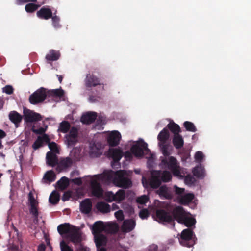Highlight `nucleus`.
Here are the masks:
<instances>
[{
  "label": "nucleus",
  "mask_w": 251,
  "mask_h": 251,
  "mask_svg": "<svg viewBox=\"0 0 251 251\" xmlns=\"http://www.w3.org/2000/svg\"><path fill=\"white\" fill-rule=\"evenodd\" d=\"M48 143V146L49 149L53 152H58V149L57 148V145L56 143H55L54 142H50L49 141Z\"/></svg>",
  "instance_id": "nucleus-55"
},
{
  "label": "nucleus",
  "mask_w": 251,
  "mask_h": 251,
  "mask_svg": "<svg viewBox=\"0 0 251 251\" xmlns=\"http://www.w3.org/2000/svg\"><path fill=\"white\" fill-rule=\"evenodd\" d=\"M28 201L29 206L38 205V202L35 200L32 192L28 194Z\"/></svg>",
  "instance_id": "nucleus-53"
},
{
  "label": "nucleus",
  "mask_w": 251,
  "mask_h": 251,
  "mask_svg": "<svg viewBox=\"0 0 251 251\" xmlns=\"http://www.w3.org/2000/svg\"><path fill=\"white\" fill-rule=\"evenodd\" d=\"M136 225L135 222L132 219L125 220L122 225L123 229L126 232H130L133 230Z\"/></svg>",
  "instance_id": "nucleus-29"
},
{
  "label": "nucleus",
  "mask_w": 251,
  "mask_h": 251,
  "mask_svg": "<svg viewBox=\"0 0 251 251\" xmlns=\"http://www.w3.org/2000/svg\"><path fill=\"white\" fill-rule=\"evenodd\" d=\"M46 161L47 164L51 167H54L58 164L57 155L51 151H49L47 153Z\"/></svg>",
  "instance_id": "nucleus-22"
},
{
  "label": "nucleus",
  "mask_w": 251,
  "mask_h": 251,
  "mask_svg": "<svg viewBox=\"0 0 251 251\" xmlns=\"http://www.w3.org/2000/svg\"><path fill=\"white\" fill-rule=\"evenodd\" d=\"M78 129L75 127H72L68 135H66L67 140L69 145H74L76 143V138L78 136Z\"/></svg>",
  "instance_id": "nucleus-18"
},
{
  "label": "nucleus",
  "mask_w": 251,
  "mask_h": 251,
  "mask_svg": "<svg viewBox=\"0 0 251 251\" xmlns=\"http://www.w3.org/2000/svg\"><path fill=\"white\" fill-rule=\"evenodd\" d=\"M130 151L136 157L143 156L144 151H150L148 148V144L144 141L133 145L130 149Z\"/></svg>",
  "instance_id": "nucleus-6"
},
{
  "label": "nucleus",
  "mask_w": 251,
  "mask_h": 251,
  "mask_svg": "<svg viewBox=\"0 0 251 251\" xmlns=\"http://www.w3.org/2000/svg\"><path fill=\"white\" fill-rule=\"evenodd\" d=\"M183 126L187 131L192 132H195L197 131V128L192 122L185 121L183 124Z\"/></svg>",
  "instance_id": "nucleus-44"
},
{
  "label": "nucleus",
  "mask_w": 251,
  "mask_h": 251,
  "mask_svg": "<svg viewBox=\"0 0 251 251\" xmlns=\"http://www.w3.org/2000/svg\"><path fill=\"white\" fill-rule=\"evenodd\" d=\"M73 161L72 159L69 157H67L60 161L56 169L59 172H60L62 169H66L71 167Z\"/></svg>",
  "instance_id": "nucleus-23"
},
{
  "label": "nucleus",
  "mask_w": 251,
  "mask_h": 251,
  "mask_svg": "<svg viewBox=\"0 0 251 251\" xmlns=\"http://www.w3.org/2000/svg\"><path fill=\"white\" fill-rule=\"evenodd\" d=\"M104 199L108 202L115 201V195L111 191H108L104 194Z\"/></svg>",
  "instance_id": "nucleus-47"
},
{
  "label": "nucleus",
  "mask_w": 251,
  "mask_h": 251,
  "mask_svg": "<svg viewBox=\"0 0 251 251\" xmlns=\"http://www.w3.org/2000/svg\"><path fill=\"white\" fill-rule=\"evenodd\" d=\"M77 251H90L89 248L80 244L77 249Z\"/></svg>",
  "instance_id": "nucleus-64"
},
{
  "label": "nucleus",
  "mask_w": 251,
  "mask_h": 251,
  "mask_svg": "<svg viewBox=\"0 0 251 251\" xmlns=\"http://www.w3.org/2000/svg\"><path fill=\"white\" fill-rule=\"evenodd\" d=\"M105 230L103 223L99 221L94 223L92 228V232L93 235L102 234L101 232Z\"/></svg>",
  "instance_id": "nucleus-25"
},
{
  "label": "nucleus",
  "mask_w": 251,
  "mask_h": 251,
  "mask_svg": "<svg viewBox=\"0 0 251 251\" xmlns=\"http://www.w3.org/2000/svg\"><path fill=\"white\" fill-rule=\"evenodd\" d=\"M32 131L34 133L37 134H43L45 133V130L43 127H40L37 129H32Z\"/></svg>",
  "instance_id": "nucleus-63"
},
{
  "label": "nucleus",
  "mask_w": 251,
  "mask_h": 251,
  "mask_svg": "<svg viewBox=\"0 0 251 251\" xmlns=\"http://www.w3.org/2000/svg\"><path fill=\"white\" fill-rule=\"evenodd\" d=\"M70 128V124L68 121H64L60 124L59 130L60 132L66 133L69 130Z\"/></svg>",
  "instance_id": "nucleus-42"
},
{
  "label": "nucleus",
  "mask_w": 251,
  "mask_h": 251,
  "mask_svg": "<svg viewBox=\"0 0 251 251\" xmlns=\"http://www.w3.org/2000/svg\"><path fill=\"white\" fill-rule=\"evenodd\" d=\"M194 198V195L192 193H188L180 196L179 202L182 204H187L191 202Z\"/></svg>",
  "instance_id": "nucleus-33"
},
{
  "label": "nucleus",
  "mask_w": 251,
  "mask_h": 251,
  "mask_svg": "<svg viewBox=\"0 0 251 251\" xmlns=\"http://www.w3.org/2000/svg\"><path fill=\"white\" fill-rule=\"evenodd\" d=\"M184 181L186 184L191 185L194 184L196 180L193 176L188 175L185 177Z\"/></svg>",
  "instance_id": "nucleus-52"
},
{
  "label": "nucleus",
  "mask_w": 251,
  "mask_h": 251,
  "mask_svg": "<svg viewBox=\"0 0 251 251\" xmlns=\"http://www.w3.org/2000/svg\"><path fill=\"white\" fill-rule=\"evenodd\" d=\"M39 6L35 3H28L25 6V10L27 12L32 13L36 11Z\"/></svg>",
  "instance_id": "nucleus-46"
},
{
  "label": "nucleus",
  "mask_w": 251,
  "mask_h": 251,
  "mask_svg": "<svg viewBox=\"0 0 251 251\" xmlns=\"http://www.w3.org/2000/svg\"><path fill=\"white\" fill-rule=\"evenodd\" d=\"M114 215L115 217L118 221H122L124 219L123 212L121 210H119L118 211L116 212Z\"/></svg>",
  "instance_id": "nucleus-59"
},
{
  "label": "nucleus",
  "mask_w": 251,
  "mask_h": 251,
  "mask_svg": "<svg viewBox=\"0 0 251 251\" xmlns=\"http://www.w3.org/2000/svg\"><path fill=\"white\" fill-rule=\"evenodd\" d=\"M120 138V133L117 131H113L109 135L107 142L110 146L115 147L119 144Z\"/></svg>",
  "instance_id": "nucleus-13"
},
{
  "label": "nucleus",
  "mask_w": 251,
  "mask_h": 251,
  "mask_svg": "<svg viewBox=\"0 0 251 251\" xmlns=\"http://www.w3.org/2000/svg\"><path fill=\"white\" fill-rule=\"evenodd\" d=\"M9 118L10 120L15 125L16 127L18 126L22 119V116L15 111L10 112Z\"/></svg>",
  "instance_id": "nucleus-28"
},
{
  "label": "nucleus",
  "mask_w": 251,
  "mask_h": 251,
  "mask_svg": "<svg viewBox=\"0 0 251 251\" xmlns=\"http://www.w3.org/2000/svg\"><path fill=\"white\" fill-rule=\"evenodd\" d=\"M157 194L161 197L166 199L171 200L173 198L171 189L165 185L161 186L157 191Z\"/></svg>",
  "instance_id": "nucleus-20"
},
{
  "label": "nucleus",
  "mask_w": 251,
  "mask_h": 251,
  "mask_svg": "<svg viewBox=\"0 0 251 251\" xmlns=\"http://www.w3.org/2000/svg\"><path fill=\"white\" fill-rule=\"evenodd\" d=\"M69 185V179L63 176L56 182L57 187L60 190H64L67 188Z\"/></svg>",
  "instance_id": "nucleus-32"
},
{
  "label": "nucleus",
  "mask_w": 251,
  "mask_h": 251,
  "mask_svg": "<svg viewBox=\"0 0 251 251\" xmlns=\"http://www.w3.org/2000/svg\"><path fill=\"white\" fill-rule=\"evenodd\" d=\"M71 182L78 186L81 185L83 183L82 179L80 177L72 179H71Z\"/></svg>",
  "instance_id": "nucleus-62"
},
{
  "label": "nucleus",
  "mask_w": 251,
  "mask_h": 251,
  "mask_svg": "<svg viewBox=\"0 0 251 251\" xmlns=\"http://www.w3.org/2000/svg\"><path fill=\"white\" fill-rule=\"evenodd\" d=\"M114 184L119 187L128 188L132 186L131 180L126 177V172L124 170H118L116 172Z\"/></svg>",
  "instance_id": "nucleus-4"
},
{
  "label": "nucleus",
  "mask_w": 251,
  "mask_h": 251,
  "mask_svg": "<svg viewBox=\"0 0 251 251\" xmlns=\"http://www.w3.org/2000/svg\"><path fill=\"white\" fill-rule=\"evenodd\" d=\"M116 172L112 170L104 172L102 174L96 175L94 177L98 180H100L104 182H109L111 181L114 183V178L116 176Z\"/></svg>",
  "instance_id": "nucleus-10"
},
{
  "label": "nucleus",
  "mask_w": 251,
  "mask_h": 251,
  "mask_svg": "<svg viewBox=\"0 0 251 251\" xmlns=\"http://www.w3.org/2000/svg\"><path fill=\"white\" fill-rule=\"evenodd\" d=\"M50 95L59 98L62 97L64 95V92L62 89H53L49 92Z\"/></svg>",
  "instance_id": "nucleus-45"
},
{
  "label": "nucleus",
  "mask_w": 251,
  "mask_h": 251,
  "mask_svg": "<svg viewBox=\"0 0 251 251\" xmlns=\"http://www.w3.org/2000/svg\"><path fill=\"white\" fill-rule=\"evenodd\" d=\"M72 226L69 223L62 224L58 226L57 231L60 235L69 234L73 229Z\"/></svg>",
  "instance_id": "nucleus-26"
},
{
  "label": "nucleus",
  "mask_w": 251,
  "mask_h": 251,
  "mask_svg": "<svg viewBox=\"0 0 251 251\" xmlns=\"http://www.w3.org/2000/svg\"><path fill=\"white\" fill-rule=\"evenodd\" d=\"M107 228L110 232L115 233L118 230L119 227L117 224L111 223L107 224Z\"/></svg>",
  "instance_id": "nucleus-50"
},
{
  "label": "nucleus",
  "mask_w": 251,
  "mask_h": 251,
  "mask_svg": "<svg viewBox=\"0 0 251 251\" xmlns=\"http://www.w3.org/2000/svg\"><path fill=\"white\" fill-rule=\"evenodd\" d=\"M172 143L176 149H179L184 145L183 139L180 134L174 135Z\"/></svg>",
  "instance_id": "nucleus-30"
},
{
  "label": "nucleus",
  "mask_w": 251,
  "mask_h": 251,
  "mask_svg": "<svg viewBox=\"0 0 251 251\" xmlns=\"http://www.w3.org/2000/svg\"><path fill=\"white\" fill-rule=\"evenodd\" d=\"M158 171L160 172L161 174L160 179L161 181H163L164 182H168L171 180L172 176L170 172L168 171Z\"/></svg>",
  "instance_id": "nucleus-38"
},
{
  "label": "nucleus",
  "mask_w": 251,
  "mask_h": 251,
  "mask_svg": "<svg viewBox=\"0 0 251 251\" xmlns=\"http://www.w3.org/2000/svg\"><path fill=\"white\" fill-rule=\"evenodd\" d=\"M92 203L90 199H85L80 203V210L82 213L89 214L92 210Z\"/></svg>",
  "instance_id": "nucleus-15"
},
{
  "label": "nucleus",
  "mask_w": 251,
  "mask_h": 251,
  "mask_svg": "<svg viewBox=\"0 0 251 251\" xmlns=\"http://www.w3.org/2000/svg\"><path fill=\"white\" fill-rule=\"evenodd\" d=\"M3 92L8 95L12 94L13 93V88L10 85H6L3 88Z\"/></svg>",
  "instance_id": "nucleus-61"
},
{
  "label": "nucleus",
  "mask_w": 251,
  "mask_h": 251,
  "mask_svg": "<svg viewBox=\"0 0 251 251\" xmlns=\"http://www.w3.org/2000/svg\"><path fill=\"white\" fill-rule=\"evenodd\" d=\"M72 197V192L70 191H67L64 193L62 197V200L63 201H68Z\"/></svg>",
  "instance_id": "nucleus-58"
},
{
  "label": "nucleus",
  "mask_w": 251,
  "mask_h": 251,
  "mask_svg": "<svg viewBox=\"0 0 251 251\" xmlns=\"http://www.w3.org/2000/svg\"><path fill=\"white\" fill-rule=\"evenodd\" d=\"M59 194L57 192L53 191L50 195L49 201L51 204H56L59 202Z\"/></svg>",
  "instance_id": "nucleus-40"
},
{
  "label": "nucleus",
  "mask_w": 251,
  "mask_h": 251,
  "mask_svg": "<svg viewBox=\"0 0 251 251\" xmlns=\"http://www.w3.org/2000/svg\"><path fill=\"white\" fill-rule=\"evenodd\" d=\"M193 173L197 178H203L204 177L205 171L204 168L201 166H197L193 170Z\"/></svg>",
  "instance_id": "nucleus-37"
},
{
  "label": "nucleus",
  "mask_w": 251,
  "mask_h": 251,
  "mask_svg": "<svg viewBox=\"0 0 251 251\" xmlns=\"http://www.w3.org/2000/svg\"><path fill=\"white\" fill-rule=\"evenodd\" d=\"M148 201L149 198L148 196L145 195L138 197L136 200L137 202L141 204H145Z\"/></svg>",
  "instance_id": "nucleus-56"
},
{
  "label": "nucleus",
  "mask_w": 251,
  "mask_h": 251,
  "mask_svg": "<svg viewBox=\"0 0 251 251\" xmlns=\"http://www.w3.org/2000/svg\"><path fill=\"white\" fill-rule=\"evenodd\" d=\"M100 91H101L100 89L99 90L97 95H91L89 96V100L91 102H96L101 100V97L100 95Z\"/></svg>",
  "instance_id": "nucleus-49"
},
{
  "label": "nucleus",
  "mask_w": 251,
  "mask_h": 251,
  "mask_svg": "<svg viewBox=\"0 0 251 251\" xmlns=\"http://www.w3.org/2000/svg\"><path fill=\"white\" fill-rule=\"evenodd\" d=\"M38 205L29 206V213L33 217V222L37 224L39 222V211L38 209Z\"/></svg>",
  "instance_id": "nucleus-35"
},
{
  "label": "nucleus",
  "mask_w": 251,
  "mask_h": 251,
  "mask_svg": "<svg viewBox=\"0 0 251 251\" xmlns=\"http://www.w3.org/2000/svg\"><path fill=\"white\" fill-rule=\"evenodd\" d=\"M196 239L194 232L190 228L183 230L179 238L180 244L187 247H191L195 244Z\"/></svg>",
  "instance_id": "nucleus-3"
},
{
  "label": "nucleus",
  "mask_w": 251,
  "mask_h": 251,
  "mask_svg": "<svg viewBox=\"0 0 251 251\" xmlns=\"http://www.w3.org/2000/svg\"><path fill=\"white\" fill-rule=\"evenodd\" d=\"M55 178L56 176L54 172L52 170H50L45 173L43 177V179L50 183L54 181Z\"/></svg>",
  "instance_id": "nucleus-39"
},
{
  "label": "nucleus",
  "mask_w": 251,
  "mask_h": 251,
  "mask_svg": "<svg viewBox=\"0 0 251 251\" xmlns=\"http://www.w3.org/2000/svg\"><path fill=\"white\" fill-rule=\"evenodd\" d=\"M49 138L47 134H44L42 137L38 136L36 141L32 145V148L36 150L43 146V143L49 142Z\"/></svg>",
  "instance_id": "nucleus-24"
},
{
  "label": "nucleus",
  "mask_w": 251,
  "mask_h": 251,
  "mask_svg": "<svg viewBox=\"0 0 251 251\" xmlns=\"http://www.w3.org/2000/svg\"><path fill=\"white\" fill-rule=\"evenodd\" d=\"M85 84L87 87H96L99 85L100 90H104V86H101L103 84L100 82V79L93 74H87L85 79Z\"/></svg>",
  "instance_id": "nucleus-8"
},
{
  "label": "nucleus",
  "mask_w": 251,
  "mask_h": 251,
  "mask_svg": "<svg viewBox=\"0 0 251 251\" xmlns=\"http://www.w3.org/2000/svg\"><path fill=\"white\" fill-rule=\"evenodd\" d=\"M60 56V53L59 51L54 50H50L46 55L45 58L49 63L50 61H54L57 60Z\"/></svg>",
  "instance_id": "nucleus-27"
},
{
  "label": "nucleus",
  "mask_w": 251,
  "mask_h": 251,
  "mask_svg": "<svg viewBox=\"0 0 251 251\" xmlns=\"http://www.w3.org/2000/svg\"><path fill=\"white\" fill-rule=\"evenodd\" d=\"M169 137V133L167 129L164 128L159 133L157 139L159 141V143L165 144Z\"/></svg>",
  "instance_id": "nucleus-36"
},
{
  "label": "nucleus",
  "mask_w": 251,
  "mask_h": 251,
  "mask_svg": "<svg viewBox=\"0 0 251 251\" xmlns=\"http://www.w3.org/2000/svg\"><path fill=\"white\" fill-rule=\"evenodd\" d=\"M196 222V220L194 218L189 217L187 215H186L181 224H184L188 227H191L195 224Z\"/></svg>",
  "instance_id": "nucleus-41"
},
{
  "label": "nucleus",
  "mask_w": 251,
  "mask_h": 251,
  "mask_svg": "<svg viewBox=\"0 0 251 251\" xmlns=\"http://www.w3.org/2000/svg\"><path fill=\"white\" fill-rule=\"evenodd\" d=\"M60 247L61 251H73V249L69 247L63 240L60 242Z\"/></svg>",
  "instance_id": "nucleus-54"
},
{
  "label": "nucleus",
  "mask_w": 251,
  "mask_h": 251,
  "mask_svg": "<svg viewBox=\"0 0 251 251\" xmlns=\"http://www.w3.org/2000/svg\"><path fill=\"white\" fill-rule=\"evenodd\" d=\"M47 96L46 89L41 87L30 96L29 101L32 104H37L44 101Z\"/></svg>",
  "instance_id": "nucleus-5"
},
{
  "label": "nucleus",
  "mask_w": 251,
  "mask_h": 251,
  "mask_svg": "<svg viewBox=\"0 0 251 251\" xmlns=\"http://www.w3.org/2000/svg\"><path fill=\"white\" fill-rule=\"evenodd\" d=\"M151 177L147 179L145 177L142 178V184L146 188L151 187L152 189L158 188L161 183L160 179V173L157 170H153L151 172Z\"/></svg>",
  "instance_id": "nucleus-2"
},
{
  "label": "nucleus",
  "mask_w": 251,
  "mask_h": 251,
  "mask_svg": "<svg viewBox=\"0 0 251 251\" xmlns=\"http://www.w3.org/2000/svg\"><path fill=\"white\" fill-rule=\"evenodd\" d=\"M161 164L164 168L170 170L175 176H179L181 172L179 164L176 159L173 156L163 158L161 159Z\"/></svg>",
  "instance_id": "nucleus-1"
},
{
  "label": "nucleus",
  "mask_w": 251,
  "mask_h": 251,
  "mask_svg": "<svg viewBox=\"0 0 251 251\" xmlns=\"http://www.w3.org/2000/svg\"><path fill=\"white\" fill-rule=\"evenodd\" d=\"M72 227L73 229L72 230V231L69 234L68 236V238L74 244L80 243L81 242V234L75 226H72Z\"/></svg>",
  "instance_id": "nucleus-14"
},
{
  "label": "nucleus",
  "mask_w": 251,
  "mask_h": 251,
  "mask_svg": "<svg viewBox=\"0 0 251 251\" xmlns=\"http://www.w3.org/2000/svg\"><path fill=\"white\" fill-rule=\"evenodd\" d=\"M149 212L148 209H143L140 210L139 215L142 219H147L149 216Z\"/></svg>",
  "instance_id": "nucleus-57"
},
{
  "label": "nucleus",
  "mask_w": 251,
  "mask_h": 251,
  "mask_svg": "<svg viewBox=\"0 0 251 251\" xmlns=\"http://www.w3.org/2000/svg\"><path fill=\"white\" fill-rule=\"evenodd\" d=\"M167 127L174 134V135L179 134V133L181 132V129L179 126L178 124H176L173 121L170 122L167 125Z\"/></svg>",
  "instance_id": "nucleus-34"
},
{
  "label": "nucleus",
  "mask_w": 251,
  "mask_h": 251,
  "mask_svg": "<svg viewBox=\"0 0 251 251\" xmlns=\"http://www.w3.org/2000/svg\"><path fill=\"white\" fill-rule=\"evenodd\" d=\"M157 220L160 223L173 222V218L170 213L162 209H157L156 211Z\"/></svg>",
  "instance_id": "nucleus-7"
},
{
  "label": "nucleus",
  "mask_w": 251,
  "mask_h": 251,
  "mask_svg": "<svg viewBox=\"0 0 251 251\" xmlns=\"http://www.w3.org/2000/svg\"><path fill=\"white\" fill-rule=\"evenodd\" d=\"M172 216L173 218V221L176 220L179 223H181L187 213L184 210V208L180 206H176L174 208L171 212Z\"/></svg>",
  "instance_id": "nucleus-9"
},
{
  "label": "nucleus",
  "mask_w": 251,
  "mask_h": 251,
  "mask_svg": "<svg viewBox=\"0 0 251 251\" xmlns=\"http://www.w3.org/2000/svg\"><path fill=\"white\" fill-rule=\"evenodd\" d=\"M115 195V201L120 203L123 200H124L125 198L126 194L125 190L123 189H120L118 190L116 194Z\"/></svg>",
  "instance_id": "nucleus-43"
},
{
  "label": "nucleus",
  "mask_w": 251,
  "mask_h": 251,
  "mask_svg": "<svg viewBox=\"0 0 251 251\" xmlns=\"http://www.w3.org/2000/svg\"><path fill=\"white\" fill-rule=\"evenodd\" d=\"M97 116L96 112H89L83 114L81 117V122L83 124H90L93 123Z\"/></svg>",
  "instance_id": "nucleus-19"
},
{
  "label": "nucleus",
  "mask_w": 251,
  "mask_h": 251,
  "mask_svg": "<svg viewBox=\"0 0 251 251\" xmlns=\"http://www.w3.org/2000/svg\"><path fill=\"white\" fill-rule=\"evenodd\" d=\"M36 14L41 19L48 20L52 17V12L50 9L44 6L37 12Z\"/></svg>",
  "instance_id": "nucleus-16"
},
{
  "label": "nucleus",
  "mask_w": 251,
  "mask_h": 251,
  "mask_svg": "<svg viewBox=\"0 0 251 251\" xmlns=\"http://www.w3.org/2000/svg\"><path fill=\"white\" fill-rule=\"evenodd\" d=\"M96 207L98 211L102 213H107L111 210L110 206L104 201L98 202Z\"/></svg>",
  "instance_id": "nucleus-31"
},
{
  "label": "nucleus",
  "mask_w": 251,
  "mask_h": 251,
  "mask_svg": "<svg viewBox=\"0 0 251 251\" xmlns=\"http://www.w3.org/2000/svg\"><path fill=\"white\" fill-rule=\"evenodd\" d=\"M203 158V154L201 151H197L195 155V160L198 162H201Z\"/></svg>",
  "instance_id": "nucleus-60"
},
{
  "label": "nucleus",
  "mask_w": 251,
  "mask_h": 251,
  "mask_svg": "<svg viewBox=\"0 0 251 251\" xmlns=\"http://www.w3.org/2000/svg\"><path fill=\"white\" fill-rule=\"evenodd\" d=\"M108 153L109 156L113 159V162L117 163L120 161L123 156L122 150L118 149H109Z\"/></svg>",
  "instance_id": "nucleus-21"
},
{
  "label": "nucleus",
  "mask_w": 251,
  "mask_h": 251,
  "mask_svg": "<svg viewBox=\"0 0 251 251\" xmlns=\"http://www.w3.org/2000/svg\"><path fill=\"white\" fill-rule=\"evenodd\" d=\"M159 146L161 149L162 152L165 156H168L170 155V152L168 151L169 146L167 144L159 143Z\"/></svg>",
  "instance_id": "nucleus-51"
},
{
  "label": "nucleus",
  "mask_w": 251,
  "mask_h": 251,
  "mask_svg": "<svg viewBox=\"0 0 251 251\" xmlns=\"http://www.w3.org/2000/svg\"><path fill=\"white\" fill-rule=\"evenodd\" d=\"M98 179H93L90 183L92 195L98 198L101 197L103 196V191L98 182Z\"/></svg>",
  "instance_id": "nucleus-11"
},
{
  "label": "nucleus",
  "mask_w": 251,
  "mask_h": 251,
  "mask_svg": "<svg viewBox=\"0 0 251 251\" xmlns=\"http://www.w3.org/2000/svg\"><path fill=\"white\" fill-rule=\"evenodd\" d=\"M94 241L97 249H100L106 245L107 239L103 234H99L94 235Z\"/></svg>",
  "instance_id": "nucleus-17"
},
{
  "label": "nucleus",
  "mask_w": 251,
  "mask_h": 251,
  "mask_svg": "<svg viewBox=\"0 0 251 251\" xmlns=\"http://www.w3.org/2000/svg\"><path fill=\"white\" fill-rule=\"evenodd\" d=\"M52 22V25L55 28H59L61 27V25L59 24L60 18L56 15H52L51 17Z\"/></svg>",
  "instance_id": "nucleus-48"
},
{
  "label": "nucleus",
  "mask_w": 251,
  "mask_h": 251,
  "mask_svg": "<svg viewBox=\"0 0 251 251\" xmlns=\"http://www.w3.org/2000/svg\"><path fill=\"white\" fill-rule=\"evenodd\" d=\"M42 120L41 115L33 111L27 110L25 113V120L28 123L37 122Z\"/></svg>",
  "instance_id": "nucleus-12"
}]
</instances>
